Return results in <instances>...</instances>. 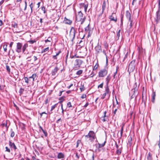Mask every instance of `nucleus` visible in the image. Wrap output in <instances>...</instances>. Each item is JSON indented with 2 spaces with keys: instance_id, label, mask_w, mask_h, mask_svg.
I'll return each mask as SVG.
<instances>
[{
  "instance_id": "obj_1",
  "label": "nucleus",
  "mask_w": 160,
  "mask_h": 160,
  "mask_svg": "<svg viewBox=\"0 0 160 160\" xmlns=\"http://www.w3.org/2000/svg\"><path fill=\"white\" fill-rule=\"evenodd\" d=\"M83 18V14L81 11L78 12V14L76 15V20L77 22H80L81 24L83 23L84 22L86 18L84 17Z\"/></svg>"
},
{
  "instance_id": "obj_2",
  "label": "nucleus",
  "mask_w": 160,
  "mask_h": 160,
  "mask_svg": "<svg viewBox=\"0 0 160 160\" xmlns=\"http://www.w3.org/2000/svg\"><path fill=\"white\" fill-rule=\"evenodd\" d=\"M77 32V29L73 27H72L70 32L69 36L71 40L73 41L75 38V34Z\"/></svg>"
},
{
  "instance_id": "obj_3",
  "label": "nucleus",
  "mask_w": 160,
  "mask_h": 160,
  "mask_svg": "<svg viewBox=\"0 0 160 160\" xmlns=\"http://www.w3.org/2000/svg\"><path fill=\"white\" fill-rule=\"evenodd\" d=\"M85 137L86 139L89 138V140L91 142H92L95 139V134L93 131H89L88 135L85 136Z\"/></svg>"
},
{
  "instance_id": "obj_4",
  "label": "nucleus",
  "mask_w": 160,
  "mask_h": 160,
  "mask_svg": "<svg viewBox=\"0 0 160 160\" xmlns=\"http://www.w3.org/2000/svg\"><path fill=\"white\" fill-rule=\"evenodd\" d=\"M108 72V68L101 69L98 72V77L100 78L104 77L107 74Z\"/></svg>"
},
{
  "instance_id": "obj_5",
  "label": "nucleus",
  "mask_w": 160,
  "mask_h": 160,
  "mask_svg": "<svg viewBox=\"0 0 160 160\" xmlns=\"http://www.w3.org/2000/svg\"><path fill=\"white\" fill-rule=\"evenodd\" d=\"M135 60H133L129 64L128 69L131 71H133L135 70Z\"/></svg>"
},
{
  "instance_id": "obj_6",
  "label": "nucleus",
  "mask_w": 160,
  "mask_h": 160,
  "mask_svg": "<svg viewBox=\"0 0 160 160\" xmlns=\"http://www.w3.org/2000/svg\"><path fill=\"white\" fill-rule=\"evenodd\" d=\"M22 44L20 42L17 43L16 48V51L20 53L21 52L22 50Z\"/></svg>"
},
{
  "instance_id": "obj_7",
  "label": "nucleus",
  "mask_w": 160,
  "mask_h": 160,
  "mask_svg": "<svg viewBox=\"0 0 160 160\" xmlns=\"http://www.w3.org/2000/svg\"><path fill=\"white\" fill-rule=\"evenodd\" d=\"M85 31L87 33H88V37L90 36L92 33L90 24H89L85 28Z\"/></svg>"
},
{
  "instance_id": "obj_8",
  "label": "nucleus",
  "mask_w": 160,
  "mask_h": 160,
  "mask_svg": "<svg viewBox=\"0 0 160 160\" xmlns=\"http://www.w3.org/2000/svg\"><path fill=\"white\" fill-rule=\"evenodd\" d=\"M108 95L109 96H110V91L108 87V86H107L105 88V92L102 95L101 99H104L106 95Z\"/></svg>"
},
{
  "instance_id": "obj_9",
  "label": "nucleus",
  "mask_w": 160,
  "mask_h": 160,
  "mask_svg": "<svg viewBox=\"0 0 160 160\" xmlns=\"http://www.w3.org/2000/svg\"><path fill=\"white\" fill-rule=\"evenodd\" d=\"M95 50L97 54H98L102 52L101 46L98 44L95 47Z\"/></svg>"
},
{
  "instance_id": "obj_10",
  "label": "nucleus",
  "mask_w": 160,
  "mask_h": 160,
  "mask_svg": "<svg viewBox=\"0 0 160 160\" xmlns=\"http://www.w3.org/2000/svg\"><path fill=\"white\" fill-rule=\"evenodd\" d=\"M160 20V9L158 8V11L156 12V21L158 23Z\"/></svg>"
},
{
  "instance_id": "obj_11",
  "label": "nucleus",
  "mask_w": 160,
  "mask_h": 160,
  "mask_svg": "<svg viewBox=\"0 0 160 160\" xmlns=\"http://www.w3.org/2000/svg\"><path fill=\"white\" fill-rule=\"evenodd\" d=\"M9 146L10 148L13 149L15 151L17 149V148L15 143L12 142L11 140L9 141Z\"/></svg>"
},
{
  "instance_id": "obj_12",
  "label": "nucleus",
  "mask_w": 160,
  "mask_h": 160,
  "mask_svg": "<svg viewBox=\"0 0 160 160\" xmlns=\"http://www.w3.org/2000/svg\"><path fill=\"white\" fill-rule=\"evenodd\" d=\"M59 70V68L57 66L55 67L54 69L52 70L51 72V74L52 76H55L57 73L58 71Z\"/></svg>"
},
{
  "instance_id": "obj_13",
  "label": "nucleus",
  "mask_w": 160,
  "mask_h": 160,
  "mask_svg": "<svg viewBox=\"0 0 160 160\" xmlns=\"http://www.w3.org/2000/svg\"><path fill=\"white\" fill-rule=\"evenodd\" d=\"M138 90V87L137 86V83L136 82L135 83L134 86V88L132 90V92H137Z\"/></svg>"
},
{
  "instance_id": "obj_14",
  "label": "nucleus",
  "mask_w": 160,
  "mask_h": 160,
  "mask_svg": "<svg viewBox=\"0 0 160 160\" xmlns=\"http://www.w3.org/2000/svg\"><path fill=\"white\" fill-rule=\"evenodd\" d=\"M115 14L112 13V15L109 17V18L110 19L111 21H113L116 22L117 21V19L116 18H115L114 15Z\"/></svg>"
},
{
  "instance_id": "obj_15",
  "label": "nucleus",
  "mask_w": 160,
  "mask_h": 160,
  "mask_svg": "<svg viewBox=\"0 0 160 160\" xmlns=\"http://www.w3.org/2000/svg\"><path fill=\"white\" fill-rule=\"evenodd\" d=\"M28 47V44L27 43L25 44L23 46H22V52L23 53H24V54L26 53V52H25V50L26 48Z\"/></svg>"
},
{
  "instance_id": "obj_16",
  "label": "nucleus",
  "mask_w": 160,
  "mask_h": 160,
  "mask_svg": "<svg viewBox=\"0 0 160 160\" xmlns=\"http://www.w3.org/2000/svg\"><path fill=\"white\" fill-rule=\"evenodd\" d=\"M75 62L76 63L77 65L78 66H80L82 63V61L79 59H76L75 60Z\"/></svg>"
},
{
  "instance_id": "obj_17",
  "label": "nucleus",
  "mask_w": 160,
  "mask_h": 160,
  "mask_svg": "<svg viewBox=\"0 0 160 160\" xmlns=\"http://www.w3.org/2000/svg\"><path fill=\"white\" fill-rule=\"evenodd\" d=\"M106 8V3L105 1H104L102 4V11L101 14H102L104 12V11L105 10Z\"/></svg>"
},
{
  "instance_id": "obj_18",
  "label": "nucleus",
  "mask_w": 160,
  "mask_h": 160,
  "mask_svg": "<svg viewBox=\"0 0 160 160\" xmlns=\"http://www.w3.org/2000/svg\"><path fill=\"white\" fill-rule=\"evenodd\" d=\"M128 138V144H129V146H131L132 144V138L131 136H129Z\"/></svg>"
},
{
  "instance_id": "obj_19",
  "label": "nucleus",
  "mask_w": 160,
  "mask_h": 160,
  "mask_svg": "<svg viewBox=\"0 0 160 160\" xmlns=\"http://www.w3.org/2000/svg\"><path fill=\"white\" fill-rule=\"evenodd\" d=\"M107 113V111H105L104 112V115L103 117H102L103 119H102V121L103 122H105L108 119V116L106 115V114Z\"/></svg>"
},
{
  "instance_id": "obj_20",
  "label": "nucleus",
  "mask_w": 160,
  "mask_h": 160,
  "mask_svg": "<svg viewBox=\"0 0 160 160\" xmlns=\"http://www.w3.org/2000/svg\"><path fill=\"white\" fill-rule=\"evenodd\" d=\"M57 157L59 159H62L64 158V155L62 153L59 152L58 154Z\"/></svg>"
},
{
  "instance_id": "obj_21",
  "label": "nucleus",
  "mask_w": 160,
  "mask_h": 160,
  "mask_svg": "<svg viewBox=\"0 0 160 160\" xmlns=\"http://www.w3.org/2000/svg\"><path fill=\"white\" fill-rule=\"evenodd\" d=\"M126 16L128 20L131 19V15L129 12L127 11L126 12Z\"/></svg>"
},
{
  "instance_id": "obj_22",
  "label": "nucleus",
  "mask_w": 160,
  "mask_h": 160,
  "mask_svg": "<svg viewBox=\"0 0 160 160\" xmlns=\"http://www.w3.org/2000/svg\"><path fill=\"white\" fill-rule=\"evenodd\" d=\"M64 22L65 23L70 24L72 23V21L65 18Z\"/></svg>"
},
{
  "instance_id": "obj_23",
  "label": "nucleus",
  "mask_w": 160,
  "mask_h": 160,
  "mask_svg": "<svg viewBox=\"0 0 160 160\" xmlns=\"http://www.w3.org/2000/svg\"><path fill=\"white\" fill-rule=\"evenodd\" d=\"M131 93H133L131 97V99H132L133 98H136V97H137V96L138 95V93H137V92L134 93V92H132V91H131Z\"/></svg>"
},
{
  "instance_id": "obj_24",
  "label": "nucleus",
  "mask_w": 160,
  "mask_h": 160,
  "mask_svg": "<svg viewBox=\"0 0 160 160\" xmlns=\"http://www.w3.org/2000/svg\"><path fill=\"white\" fill-rule=\"evenodd\" d=\"M111 77L110 76V75H109L107 76L106 79V81L107 82V86H108V83Z\"/></svg>"
},
{
  "instance_id": "obj_25",
  "label": "nucleus",
  "mask_w": 160,
  "mask_h": 160,
  "mask_svg": "<svg viewBox=\"0 0 160 160\" xmlns=\"http://www.w3.org/2000/svg\"><path fill=\"white\" fill-rule=\"evenodd\" d=\"M1 126H2V128H3L4 127H5L6 128V131L8 130V126L7 125V122H6L5 123H2L1 124Z\"/></svg>"
},
{
  "instance_id": "obj_26",
  "label": "nucleus",
  "mask_w": 160,
  "mask_h": 160,
  "mask_svg": "<svg viewBox=\"0 0 160 160\" xmlns=\"http://www.w3.org/2000/svg\"><path fill=\"white\" fill-rule=\"evenodd\" d=\"M37 77L36 74H33L31 76L29 77V78H32V81L33 82L34 81V79Z\"/></svg>"
},
{
  "instance_id": "obj_27",
  "label": "nucleus",
  "mask_w": 160,
  "mask_h": 160,
  "mask_svg": "<svg viewBox=\"0 0 160 160\" xmlns=\"http://www.w3.org/2000/svg\"><path fill=\"white\" fill-rule=\"evenodd\" d=\"M155 96H156V94H155V92H153L152 94V101L153 103L154 102V100H155Z\"/></svg>"
},
{
  "instance_id": "obj_28",
  "label": "nucleus",
  "mask_w": 160,
  "mask_h": 160,
  "mask_svg": "<svg viewBox=\"0 0 160 160\" xmlns=\"http://www.w3.org/2000/svg\"><path fill=\"white\" fill-rule=\"evenodd\" d=\"M147 158L148 160H152L151 153L149 152L147 155Z\"/></svg>"
},
{
  "instance_id": "obj_29",
  "label": "nucleus",
  "mask_w": 160,
  "mask_h": 160,
  "mask_svg": "<svg viewBox=\"0 0 160 160\" xmlns=\"http://www.w3.org/2000/svg\"><path fill=\"white\" fill-rule=\"evenodd\" d=\"M138 52L139 53V55H142L143 52L144 51V50H143L142 49H141V48L138 47Z\"/></svg>"
},
{
  "instance_id": "obj_30",
  "label": "nucleus",
  "mask_w": 160,
  "mask_h": 160,
  "mask_svg": "<svg viewBox=\"0 0 160 160\" xmlns=\"http://www.w3.org/2000/svg\"><path fill=\"white\" fill-rule=\"evenodd\" d=\"M80 90L81 92H82L84 91L85 90V88L84 87V85H81L80 87Z\"/></svg>"
},
{
  "instance_id": "obj_31",
  "label": "nucleus",
  "mask_w": 160,
  "mask_h": 160,
  "mask_svg": "<svg viewBox=\"0 0 160 160\" xmlns=\"http://www.w3.org/2000/svg\"><path fill=\"white\" fill-rule=\"evenodd\" d=\"M29 79V78H28L27 77H25L24 78V80L25 82L28 84L29 83V81H30V79Z\"/></svg>"
},
{
  "instance_id": "obj_32",
  "label": "nucleus",
  "mask_w": 160,
  "mask_h": 160,
  "mask_svg": "<svg viewBox=\"0 0 160 160\" xmlns=\"http://www.w3.org/2000/svg\"><path fill=\"white\" fill-rule=\"evenodd\" d=\"M106 143V141H105L104 142V143H103L102 144H101L98 143V144L99 145V146H98L99 148H101L104 147L105 146Z\"/></svg>"
},
{
  "instance_id": "obj_33",
  "label": "nucleus",
  "mask_w": 160,
  "mask_h": 160,
  "mask_svg": "<svg viewBox=\"0 0 160 160\" xmlns=\"http://www.w3.org/2000/svg\"><path fill=\"white\" fill-rule=\"evenodd\" d=\"M24 89L22 88H20L19 91V92L20 93V95H21L22 94L23 91H24Z\"/></svg>"
},
{
  "instance_id": "obj_34",
  "label": "nucleus",
  "mask_w": 160,
  "mask_h": 160,
  "mask_svg": "<svg viewBox=\"0 0 160 160\" xmlns=\"http://www.w3.org/2000/svg\"><path fill=\"white\" fill-rule=\"evenodd\" d=\"M119 68L118 67V66H117V67H116V72L114 73V75H113V78L114 79H115V78H116V76L117 74V71H118V70Z\"/></svg>"
},
{
  "instance_id": "obj_35",
  "label": "nucleus",
  "mask_w": 160,
  "mask_h": 160,
  "mask_svg": "<svg viewBox=\"0 0 160 160\" xmlns=\"http://www.w3.org/2000/svg\"><path fill=\"white\" fill-rule=\"evenodd\" d=\"M75 160H78L79 158L80 155H78V153L77 152H75Z\"/></svg>"
},
{
  "instance_id": "obj_36",
  "label": "nucleus",
  "mask_w": 160,
  "mask_h": 160,
  "mask_svg": "<svg viewBox=\"0 0 160 160\" xmlns=\"http://www.w3.org/2000/svg\"><path fill=\"white\" fill-rule=\"evenodd\" d=\"M129 20V22H130L129 25L130 26V28H131L132 26L133 25V24L132 23L133 20H132L131 19H130V20Z\"/></svg>"
},
{
  "instance_id": "obj_37",
  "label": "nucleus",
  "mask_w": 160,
  "mask_h": 160,
  "mask_svg": "<svg viewBox=\"0 0 160 160\" xmlns=\"http://www.w3.org/2000/svg\"><path fill=\"white\" fill-rule=\"evenodd\" d=\"M82 72L83 71L82 70H79L77 72L76 74L78 75H80L82 73Z\"/></svg>"
},
{
  "instance_id": "obj_38",
  "label": "nucleus",
  "mask_w": 160,
  "mask_h": 160,
  "mask_svg": "<svg viewBox=\"0 0 160 160\" xmlns=\"http://www.w3.org/2000/svg\"><path fill=\"white\" fill-rule=\"evenodd\" d=\"M41 9L42 11H43L44 13H46L47 11L46 10V8L44 6H42V7Z\"/></svg>"
},
{
  "instance_id": "obj_39",
  "label": "nucleus",
  "mask_w": 160,
  "mask_h": 160,
  "mask_svg": "<svg viewBox=\"0 0 160 160\" xmlns=\"http://www.w3.org/2000/svg\"><path fill=\"white\" fill-rule=\"evenodd\" d=\"M29 6L30 7L31 9V12L32 13V12L33 8L34 7V5H33V4L32 2L30 5H29Z\"/></svg>"
},
{
  "instance_id": "obj_40",
  "label": "nucleus",
  "mask_w": 160,
  "mask_h": 160,
  "mask_svg": "<svg viewBox=\"0 0 160 160\" xmlns=\"http://www.w3.org/2000/svg\"><path fill=\"white\" fill-rule=\"evenodd\" d=\"M36 41V40H31L28 41V42H29L30 44H32L34 43Z\"/></svg>"
},
{
  "instance_id": "obj_41",
  "label": "nucleus",
  "mask_w": 160,
  "mask_h": 160,
  "mask_svg": "<svg viewBox=\"0 0 160 160\" xmlns=\"http://www.w3.org/2000/svg\"><path fill=\"white\" fill-rule=\"evenodd\" d=\"M67 106L68 108H71L72 107V106L71 105V102H68L67 104Z\"/></svg>"
},
{
  "instance_id": "obj_42",
  "label": "nucleus",
  "mask_w": 160,
  "mask_h": 160,
  "mask_svg": "<svg viewBox=\"0 0 160 160\" xmlns=\"http://www.w3.org/2000/svg\"><path fill=\"white\" fill-rule=\"evenodd\" d=\"M81 143V141L80 140H78L77 141L76 148H78L79 146V145Z\"/></svg>"
},
{
  "instance_id": "obj_43",
  "label": "nucleus",
  "mask_w": 160,
  "mask_h": 160,
  "mask_svg": "<svg viewBox=\"0 0 160 160\" xmlns=\"http://www.w3.org/2000/svg\"><path fill=\"white\" fill-rule=\"evenodd\" d=\"M98 63H96V65L93 67V70H96L98 68Z\"/></svg>"
},
{
  "instance_id": "obj_44",
  "label": "nucleus",
  "mask_w": 160,
  "mask_h": 160,
  "mask_svg": "<svg viewBox=\"0 0 160 160\" xmlns=\"http://www.w3.org/2000/svg\"><path fill=\"white\" fill-rule=\"evenodd\" d=\"M57 104H58V103H56V104H54V105L52 106L51 107V111H52V110H54L55 109V108H56V106H57Z\"/></svg>"
},
{
  "instance_id": "obj_45",
  "label": "nucleus",
  "mask_w": 160,
  "mask_h": 160,
  "mask_svg": "<svg viewBox=\"0 0 160 160\" xmlns=\"http://www.w3.org/2000/svg\"><path fill=\"white\" fill-rule=\"evenodd\" d=\"M7 45H3V48L4 51L6 52L7 50Z\"/></svg>"
},
{
  "instance_id": "obj_46",
  "label": "nucleus",
  "mask_w": 160,
  "mask_h": 160,
  "mask_svg": "<svg viewBox=\"0 0 160 160\" xmlns=\"http://www.w3.org/2000/svg\"><path fill=\"white\" fill-rule=\"evenodd\" d=\"M49 50V48L48 47L45 48H44L43 49V50L42 51V52H45L47 51H48Z\"/></svg>"
},
{
  "instance_id": "obj_47",
  "label": "nucleus",
  "mask_w": 160,
  "mask_h": 160,
  "mask_svg": "<svg viewBox=\"0 0 160 160\" xmlns=\"http://www.w3.org/2000/svg\"><path fill=\"white\" fill-rule=\"evenodd\" d=\"M5 149H6V150H5L6 152H7L9 153L11 151H10V149L9 148H8L7 147H5Z\"/></svg>"
},
{
  "instance_id": "obj_48",
  "label": "nucleus",
  "mask_w": 160,
  "mask_h": 160,
  "mask_svg": "<svg viewBox=\"0 0 160 160\" xmlns=\"http://www.w3.org/2000/svg\"><path fill=\"white\" fill-rule=\"evenodd\" d=\"M6 69L8 72H10V69L8 65L6 66Z\"/></svg>"
},
{
  "instance_id": "obj_49",
  "label": "nucleus",
  "mask_w": 160,
  "mask_h": 160,
  "mask_svg": "<svg viewBox=\"0 0 160 160\" xmlns=\"http://www.w3.org/2000/svg\"><path fill=\"white\" fill-rule=\"evenodd\" d=\"M59 100L60 101L59 102V103L60 104H62L64 100L63 97H62L61 98H60Z\"/></svg>"
},
{
  "instance_id": "obj_50",
  "label": "nucleus",
  "mask_w": 160,
  "mask_h": 160,
  "mask_svg": "<svg viewBox=\"0 0 160 160\" xmlns=\"http://www.w3.org/2000/svg\"><path fill=\"white\" fill-rule=\"evenodd\" d=\"M12 26L14 28H17L18 26V25L17 23H14V24H12Z\"/></svg>"
},
{
  "instance_id": "obj_51",
  "label": "nucleus",
  "mask_w": 160,
  "mask_h": 160,
  "mask_svg": "<svg viewBox=\"0 0 160 160\" xmlns=\"http://www.w3.org/2000/svg\"><path fill=\"white\" fill-rule=\"evenodd\" d=\"M83 8H84V11L85 12H86L88 7V4H85Z\"/></svg>"
},
{
  "instance_id": "obj_52",
  "label": "nucleus",
  "mask_w": 160,
  "mask_h": 160,
  "mask_svg": "<svg viewBox=\"0 0 160 160\" xmlns=\"http://www.w3.org/2000/svg\"><path fill=\"white\" fill-rule=\"evenodd\" d=\"M85 4L84 3H81L80 4V8H83L84 7Z\"/></svg>"
},
{
  "instance_id": "obj_53",
  "label": "nucleus",
  "mask_w": 160,
  "mask_h": 160,
  "mask_svg": "<svg viewBox=\"0 0 160 160\" xmlns=\"http://www.w3.org/2000/svg\"><path fill=\"white\" fill-rule=\"evenodd\" d=\"M14 135H15V133H14V132L13 131H12L11 132L10 136L11 137L13 138L14 136Z\"/></svg>"
},
{
  "instance_id": "obj_54",
  "label": "nucleus",
  "mask_w": 160,
  "mask_h": 160,
  "mask_svg": "<svg viewBox=\"0 0 160 160\" xmlns=\"http://www.w3.org/2000/svg\"><path fill=\"white\" fill-rule=\"evenodd\" d=\"M51 40V38H49L48 39H47L45 40V42L46 43H47V42H50Z\"/></svg>"
},
{
  "instance_id": "obj_55",
  "label": "nucleus",
  "mask_w": 160,
  "mask_h": 160,
  "mask_svg": "<svg viewBox=\"0 0 160 160\" xmlns=\"http://www.w3.org/2000/svg\"><path fill=\"white\" fill-rule=\"evenodd\" d=\"M42 131L43 132V133H44V134L45 135V137H47V135H48V134H47V132L45 130H43Z\"/></svg>"
},
{
  "instance_id": "obj_56",
  "label": "nucleus",
  "mask_w": 160,
  "mask_h": 160,
  "mask_svg": "<svg viewBox=\"0 0 160 160\" xmlns=\"http://www.w3.org/2000/svg\"><path fill=\"white\" fill-rule=\"evenodd\" d=\"M104 46L105 48L107 49L108 47V44L107 43H105L104 44Z\"/></svg>"
},
{
  "instance_id": "obj_57",
  "label": "nucleus",
  "mask_w": 160,
  "mask_h": 160,
  "mask_svg": "<svg viewBox=\"0 0 160 160\" xmlns=\"http://www.w3.org/2000/svg\"><path fill=\"white\" fill-rule=\"evenodd\" d=\"M103 86V83H102L101 84L99 85L98 86V88H102Z\"/></svg>"
},
{
  "instance_id": "obj_58",
  "label": "nucleus",
  "mask_w": 160,
  "mask_h": 160,
  "mask_svg": "<svg viewBox=\"0 0 160 160\" xmlns=\"http://www.w3.org/2000/svg\"><path fill=\"white\" fill-rule=\"evenodd\" d=\"M128 52H127L126 54L125 55L124 57L123 61H124L125 60L126 58L128 57Z\"/></svg>"
},
{
  "instance_id": "obj_59",
  "label": "nucleus",
  "mask_w": 160,
  "mask_h": 160,
  "mask_svg": "<svg viewBox=\"0 0 160 160\" xmlns=\"http://www.w3.org/2000/svg\"><path fill=\"white\" fill-rule=\"evenodd\" d=\"M95 73L92 72V73L89 75V76L90 77H92L94 75H95Z\"/></svg>"
},
{
  "instance_id": "obj_60",
  "label": "nucleus",
  "mask_w": 160,
  "mask_h": 160,
  "mask_svg": "<svg viewBox=\"0 0 160 160\" xmlns=\"http://www.w3.org/2000/svg\"><path fill=\"white\" fill-rule=\"evenodd\" d=\"M120 36V33H117L116 38H117L118 39H119V38Z\"/></svg>"
},
{
  "instance_id": "obj_61",
  "label": "nucleus",
  "mask_w": 160,
  "mask_h": 160,
  "mask_svg": "<svg viewBox=\"0 0 160 160\" xmlns=\"http://www.w3.org/2000/svg\"><path fill=\"white\" fill-rule=\"evenodd\" d=\"M90 160H94V153H93L92 155V159Z\"/></svg>"
},
{
  "instance_id": "obj_62",
  "label": "nucleus",
  "mask_w": 160,
  "mask_h": 160,
  "mask_svg": "<svg viewBox=\"0 0 160 160\" xmlns=\"http://www.w3.org/2000/svg\"><path fill=\"white\" fill-rule=\"evenodd\" d=\"M33 59H34V61H36V60H37L38 59V58H37V57L35 56H34L33 57Z\"/></svg>"
},
{
  "instance_id": "obj_63",
  "label": "nucleus",
  "mask_w": 160,
  "mask_h": 160,
  "mask_svg": "<svg viewBox=\"0 0 160 160\" xmlns=\"http://www.w3.org/2000/svg\"><path fill=\"white\" fill-rule=\"evenodd\" d=\"M32 160H40L36 158L35 157L33 156L32 157Z\"/></svg>"
},
{
  "instance_id": "obj_64",
  "label": "nucleus",
  "mask_w": 160,
  "mask_h": 160,
  "mask_svg": "<svg viewBox=\"0 0 160 160\" xmlns=\"http://www.w3.org/2000/svg\"><path fill=\"white\" fill-rule=\"evenodd\" d=\"M158 8L160 9V0H158Z\"/></svg>"
}]
</instances>
